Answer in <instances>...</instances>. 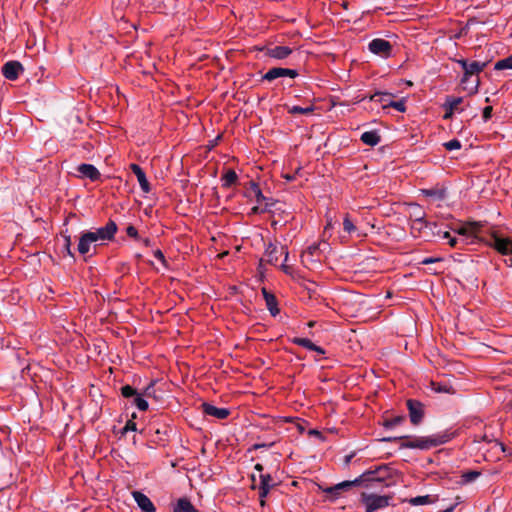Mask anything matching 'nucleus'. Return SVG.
Wrapping results in <instances>:
<instances>
[{
    "label": "nucleus",
    "mask_w": 512,
    "mask_h": 512,
    "mask_svg": "<svg viewBox=\"0 0 512 512\" xmlns=\"http://www.w3.org/2000/svg\"><path fill=\"white\" fill-rule=\"evenodd\" d=\"M432 385L433 389L439 393L453 394L455 392L454 388L447 383H432Z\"/></svg>",
    "instance_id": "nucleus-32"
},
{
    "label": "nucleus",
    "mask_w": 512,
    "mask_h": 512,
    "mask_svg": "<svg viewBox=\"0 0 512 512\" xmlns=\"http://www.w3.org/2000/svg\"><path fill=\"white\" fill-rule=\"evenodd\" d=\"M153 387V384L149 385L145 390V395L150 397L151 396V389Z\"/></svg>",
    "instance_id": "nucleus-51"
},
{
    "label": "nucleus",
    "mask_w": 512,
    "mask_h": 512,
    "mask_svg": "<svg viewBox=\"0 0 512 512\" xmlns=\"http://www.w3.org/2000/svg\"><path fill=\"white\" fill-rule=\"evenodd\" d=\"M482 227L480 222H469L461 227L455 229L458 237H450L448 243L451 247H456L458 244L471 245L475 244L478 240V233Z\"/></svg>",
    "instance_id": "nucleus-3"
},
{
    "label": "nucleus",
    "mask_w": 512,
    "mask_h": 512,
    "mask_svg": "<svg viewBox=\"0 0 512 512\" xmlns=\"http://www.w3.org/2000/svg\"><path fill=\"white\" fill-rule=\"evenodd\" d=\"M271 488H261L259 487V498H260V505L265 506V499L268 496Z\"/></svg>",
    "instance_id": "nucleus-42"
},
{
    "label": "nucleus",
    "mask_w": 512,
    "mask_h": 512,
    "mask_svg": "<svg viewBox=\"0 0 512 512\" xmlns=\"http://www.w3.org/2000/svg\"><path fill=\"white\" fill-rule=\"evenodd\" d=\"M261 488H272L274 486L273 479L269 473H261L259 475Z\"/></svg>",
    "instance_id": "nucleus-35"
},
{
    "label": "nucleus",
    "mask_w": 512,
    "mask_h": 512,
    "mask_svg": "<svg viewBox=\"0 0 512 512\" xmlns=\"http://www.w3.org/2000/svg\"><path fill=\"white\" fill-rule=\"evenodd\" d=\"M130 169L137 177V180H138L141 190L144 193H149L150 192V184L148 182V179H147L146 174L143 171V169L138 164H135V163L130 165Z\"/></svg>",
    "instance_id": "nucleus-18"
},
{
    "label": "nucleus",
    "mask_w": 512,
    "mask_h": 512,
    "mask_svg": "<svg viewBox=\"0 0 512 512\" xmlns=\"http://www.w3.org/2000/svg\"><path fill=\"white\" fill-rule=\"evenodd\" d=\"M463 102L462 97H453L448 96L443 104V108L445 109V114L443 118L445 120L451 119L454 113H461L463 111L462 108H459V105Z\"/></svg>",
    "instance_id": "nucleus-12"
},
{
    "label": "nucleus",
    "mask_w": 512,
    "mask_h": 512,
    "mask_svg": "<svg viewBox=\"0 0 512 512\" xmlns=\"http://www.w3.org/2000/svg\"><path fill=\"white\" fill-rule=\"evenodd\" d=\"M285 178H286L288 181L293 180V176L286 175V176H285Z\"/></svg>",
    "instance_id": "nucleus-59"
},
{
    "label": "nucleus",
    "mask_w": 512,
    "mask_h": 512,
    "mask_svg": "<svg viewBox=\"0 0 512 512\" xmlns=\"http://www.w3.org/2000/svg\"><path fill=\"white\" fill-rule=\"evenodd\" d=\"M369 51L375 55L387 58L391 55L392 46L389 41L381 38L373 39L368 45Z\"/></svg>",
    "instance_id": "nucleus-8"
},
{
    "label": "nucleus",
    "mask_w": 512,
    "mask_h": 512,
    "mask_svg": "<svg viewBox=\"0 0 512 512\" xmlns=\"http://www.w3.org/2000/svg\"><path fill=\"white\" fill-rule=\"evenodd\" d=\"M117 232V225L114 221H109L105 226L96 228L93 231L84 232L78 242V252L82 255L88 254L97 246L104 245L107 241L114 238Z\"/></svg>",
    "instance_id": "nucleus-1"
},
{
    "label": "nucleus",
    "mask_w": 512,
    "mask_h": 512,
    "mask_svg": "<svg viewBox=\"0 0 512 512\" xmlns=\"http://www.w3.org/2000/svg\"><path fill=\"white\" fill-rule=\"evenodd\" d=\"M407 211L409 214V218L411 221H417V223H420L419 221L421 219H425V212L422 209V207L416 203H410L407 205Z\"/></svg>",
    "instance_id": "nucleus-23"
},
{
    "label": "nucleus",
    "mask_w": 512,
    "mask_h": 512,
    "mask_svg": "<svg viewBox=\"0 0 512 512\" xmlns=\"http://www.w3.org/2000/svg\"><path fill=\"white\" fill-rule=\"evenodd\" d=\"M343 227H344V230L351 234L353 232L356 231V227L355 225L353 224V222L350 220L349 216H346L343 220Z\"/></svg>",
    "instance_id": "nucleus-41"
},
{
    "label": "nucleus",
    "mask_w": 512,
    "mask_h": 512,
    "mask_svg": "<svg viewBox=\"0 0 512 512\" xmlns=\"http://www.w3.org/2000/svg\"><path fill=\"white\" fill-rule=\"evenodd\" d=\"M22 70V65L17 61H9L2 67L3 76L8 80H16Z\"/></svg>",
    "instance_id": "nucleus-14"
},
{
    "label": "nucleus",
    "mask_w": 512,
    "mask_h": 512,
    "mask_svg": "<svg viewBox=\"0 0 512 512\" xmlns=\"http://www.w3.org/2000/svg\"><path fill=\"white\" fill-rule=\"evenodd\" d=\"M133 405H135L140 411H146L148 409V402L146 401V399L139 393H137L135 396H134V399H133Z\"/></svg>",
    "instance_id": "nucleus-31"
},
{
    "label": "nucleus",
    "mask_w": 512,
    "mask_h": 512,
    "mask_svg": "<svg viewBox=\"0 0 512 512\" xmlns=\"http://www.w3.org/2000/svg\"><path fill=\"white\" fill-rule=\"evenodd\" d=\"M154 257H155L156 259H158L161 263H163V264L165 263V256H164V254L162 253V251H160V250H155V251H154Z\"/></svg>",
    "instance_id": "nucleus-46"
},
{
    "label": "nucleus",
    "mask_w": 512,
    "mask_h": 512,
    "mask_svg": "<svg viewBox=\"0 0 512 512\" xmlns=\"http://www.w3.org/2000/svg\"><path fill=\"white\" fill-rule=\"evenodd\" d=\"M450 237H451V235L449 232H443L441 235V238L446 239L447 241L449 240Z\"/></svg>",
    "instance_id": "nucleus-53"
},
{
    "label": "nucleus",
    "mask_w": 512,
    "mask_h": 512,
    "mask_svg": "<svg viewBox=\"0 0 512 512\" xmlns=\"http://www.w3.org/2000/svg\"><path fill=\"white\" fill-rule=\"evenodd\" d=\"M388 474V469L386 466H380L375 470H368L362 473L359 477L354 480L343 481L337 483L333 486L327 487L323 489V492L330 496L332 499L339 498L342 493L350 490L351 488L360 485L365 481H383Z\"/></svg>",
    "instance_id": "nucleus-2"
},
{
    "label": "nucleus",
    "mask_w": 512,
    "mask_h": 512,
    "mask_svg": "<svg viewBox=\"0 0 512 512\" xmlns=\"http://www.w3.org/2000/svg\"><path fill=\"white\" fill-rule=\"evenodd\" d=\"M331 226H332V222H331V220H329V221L327 222L326 226H325V229H328V228H330Z\"/></svg>",
    "instance_id": "nucleus-58"
},
{
    "label": "nucleus",
    "mask_w": 512,
    "mask_h": 512,
    "mask_svg": "<svg viewBox=\"0 0 512 512\" xmlns=\"http://www.w3.org/2000/svg\"><path fill=\"white\" fill-rule=\"evenodd\" d=\"M487 244L504 257V262L508 267H512V240L510 238L492 234Z\"/></svg>",
    "instance_id": "nucleus-4"
},
{
    "label": "nucleus",
    "mask_w": 512,
    "mask_h": 512,
    "mask_svg": "<svg viewBox=\"0 0 512 512\" xmlns=\"http://www.w3.org/2000/svg\"><path fill=\"white\" fill-rule=\"evenodd\" d=\"M77 173L79 178H86L91 181H97L101 176L99 170L94 165L88 163L78 165Z\"/></svg>",
    "instance_id": "nucleus-13"
},
{
    "label": "nucleus",
    "mask_w": 512,
    "mask_h": 512,
    "mask_svg": "<svg viewBox=\"0 0 512 512\" xmlns=\"http://www.w3.org/2000/svg\"><path fill=\"white\" fill-rule=\"evenodd\" d=\"M284 255V261L288 259V251L285 246L278 247L273 243H269L265 249V257L266 261L272 265H276L278 263L279 255Z\"/></svg>",
    "instance_id": "nucleus-9"
},
{
    "label": "nucleus",
    "mask_w": 512,
    "mask_h": 512,
    "mask_svg": "<svg viewBox=\"0 0 512 512\" xmlns=\"http://www.w3.org/2000/svg\"><path fill=\"white\" fill-rule=\"evenodd\" d=\"M407 406L409 409L411 422L413 424L420 423L422 416H423L421 403L414 401V400H408Z\"/></svg>",
    "instance_id": "nucleus-20"
},
{
    "label": "nucleus",
    "mask_w": 512,
    "mask_h": 512,
    "mask_svg": "<svg viewBox=\"0 0 512 512\" xmlns=\"http://www.w3.org/2000/svg\"><path fill=\"white\" fill-rule=\"evenodd\" d=\"M281 268L284 272H288V267L284 263L281 265Z\"/></svg>",
    "instance_id": "nucleus-56"
},
{
    "label": "nucleus",
    "mask_w": 512,
    "mask_h": 512,
    "mask_svg": "<svg viewBox=\"0 0 512 512\" xmlns=\"http://www.w3.org/2000/svg\"><path fill=\"white\" fill-rule=\"evenodd\" d=\"M438 261V259L436 258H425L422 260V264H430V263H434Z\"/></svg>",
    "instance_id": "nucleus-49"
},
{
    "label": "nucleus",
    "mask_w": 512,
    "mask_h": 512,
    "mask_svg": "<svg viewBox=\"0 0 512 512\" xmlns=\"http://www.w3.org/2000/svg\"><path fill=\"white\" fill-rule=\"evenodd\" d=\"M126 233L129 237L138 239V231L134 226H128L126 229Z\"/></svg>",
    "instance_id": "nucleus-45"
},
{
    "label": "nucleus",
    "mask_w": 512,
    "mask_h": 512,
    "mask_svg": "<svg viewBox=\"0 0 512 512\" xmlns=\"http://www.w3.org/2000/svg\"><path fill=\"white\" fill-rule=\"evenodd\" d=\"M237 180V174L234 170H228L222 177V186L227 188L233 185Z\"/></svg>",
    "instance_id": "nucleus-30"
},
{
    "label": "nucleus",
    "mask_w": 512,
    "mask_h": 512,
    "mask_svg": "<svg viewBox=\"0 0 512 512\" xmlns=\"http://www.w3.org/2000/svg\"><path fill=\"white\" fill-rule=\"evenodd\" d=\"M254 469H255L256 471H258V472L261 474V473H262V471H263V466H262L261 464L257 463V464L254 466Z\"/></svg>",
    "instance_id": "nucleus-52"
},
{
    "label": "nucleus",
    "mask_w": 512,
    "mask_h": 512,
    "mask_svg": "<svg viewBox=\"0 0 512 512\" xmlns=\"http://www.w3.org/2000/svg\"><path fill=\"white\" fill-rule=\"evenodd\" d=\"M298 76V71L295 69L282 68V67H274L268 70L262 77L263 80L273 81L277 78L289 77L296 78Z\"/></svg>",
    "instance_id": "nucleus-10"
},
{
    "label": "nucleus",
    "mask_w": 512,
    "mask_h": 512,
    "mask_svg": "<svg viewBox=\"0 0 512 512\" xmlns=\"http://www.w3.org/2000/svg\"><path fill=\"white\" fill-rule=\"evenodd\" d=\"M355 297L359 298V301H358V302H359L360 304H363V305H364V304H367V303H366V302H367V300H366V299H363V298H362V297H360L359 295H355Z\"/></svg>",
    "instance_id": "nucleus-54"
},
{
    "label": "nucleus",
    "mask_w": 512,
    "mask_h": 512,
    "mask_svg": "<svg viewBox=\"0 0 512 512\" xmlns=\"http://www.w3.org/2000/svg\"><path fill=\"white\" fill-rule=\"evenodd\" d=\"M419 222L420 223H417V221H411L410 223L411 234L414 237H425L428 235L426 232L427 229L431 230L432 227H436L435 224L429 223L425 221V219H421Z\"/></svg>",
    "instance_id": "nucleus-15"
},
{
    "label": "nucleus",
    "mask_w": 512,
    "mask_h": 512,
    "mask_svg": "<svg viewBox=\"0 0 512 512\" xmlns=\"http://www.w3.org/2000/svg\"><path fill=\"white\" fill-rule=\"evenodd\" d=\"M494 69L495 70L512 69V55L497 61L495 63Z\"/></svg>",
    "instance_id": "nucleus-33"
},
{
    "label": "nucleus",
    "mask_w": 512,
    "mask_h": 512,
    "mask_svg": "<svg viewBox=\"0 0 512 512\" xmlns=\"http://www.w3.org/2000/svg\"><path fill=\"white\" fill-rule=\"evenodd\" d=\"M388 107H392V108L396 109L399 112H405V110H406L404 99L399 100V101H393L392 100V101H389V102L385 103L384 104V109L388 108Z\"/></svg>",
    "instance_id": "nucleus-36"
},
{
    "label": "nucleus",
    "mask_w": 512,
    "mask_h": 512,
    "mask_svg": "<svg viewBox=\"0 0 512 512\" xmlns=\"http://www.w3.org/2000/svg\"><path fill=\"white\" fill-rule=\"evenodd\" d=\"M432 502L433 499L430 497V495L416 496L408 499V503L412 506L427 505L431 504Z\"/></svg>",
    "instance_id": "nucleus-29"
},
{
    "label": "nucleus",
    "mask_w": 512,
    "mask_h": 512,
    "mask_svg": "<svg viewBox=\"0 0 512 512\" xmlns=\"http://www.w3.org/2000/svg\"><path fill=\"white\" fill-rule=\"evenodd\" d=\"M178 506L182 509L183 512H200L198 509H196L192 503L186 499L181 498L178 500Z\"/></svg>",
    "instance_id": "nucleus-34"
},
{
    "label": "nucleus",
    "mask_w": 512,
    "mask_h": 512,
    "mask_svg": "<svg viewBox=\"0 0 512 512\" xmlns=\"http://www.w3.org/2000/svg\"><path fill=\"white\" fill-rule=\"evenodd\" d=\"M456 62L460 65V67L463 69L464 73H466L468 69V61L465 59H458Z\"/></svg>",
    "instance_id": "nucleus-47"
},
{
    "label": "nucleus",
    "mask_w": 512,
    "mask_h": 512,
    "mask_svg": "<svg viewBox=\"0 0 512 512\" xmlns=\"http://www.w3.org/2000/svg\"><path fill=\"white\" fill-rule=\"evenodd\" d=\"M479 81L476 80L474 86L471 88V93H476L478 91Z\"/></svg>",
    "instance_id": "nucleus-50"
},
{
    "label": "nucleus",
    "mask_w": 512,
    "mask_h": 512,
    "mask_svg": "<svg viewBox=\"0 0 512 512\" xmlns=\"http://www.w3.org/2000/svg\"><path fill=\"white\" fill-rule=\"evenodd\" d=\"M480 476L478 471H468L462 475L463 483H470L476 480Z\"/></svg>",
    "instance_id": "nucleus-38"
},
{
    "label": "nucleus",
    "mask_w": 512,
    "mask_h": 512,
    "mask_svg": "<svg viewBox=\"0 0 512 512\" xmlns=\"http://www.w3.org/2000/svg\"><path fill=\"white\" fill-rule=\"evenodd\" d=\"M402 420H403L402 417H395V418H393L391 420L386 421L385 422V427L386 428H392V427L398 425Z\"/></svg>",
    "instance_id": "nucleus-43"
},
{
    "label": "nucleus",
    "mask_w": 512,
    "mask_h": 512,
    "mask_svg": "<svg viewBox=\"0 0 512 512\" xmlns=\"http://www.w3.org/2000/svg\"><path fill=\"white\" fill-rule=\"evenodd\" d=\"M203 412L206 415L212 416L217 419H225L229 415V410L227 408H219L209 403L202 404Z\"/></svg>",
    "instance_id": "nucleus-19"
},
{
    "label": "nucleus",
    "mask_w": 512,
    "mask_h": 512,
    "mask_svg": "<svg viewBox=\"0 0 512 512\" xmlns=\"http://www.w3.org/2000/svg\"><path fill=\"white\" fill-rule=\"evenodd\" d=\"M262 294L266 302L267 309L269 310L271 315L276 316L277 314H279V308L275 296L272 293L268 292L266 288H262Z\"/></svg>",
    "instance_id": "nucleus-22"
},
{
    "label": "nucleus",
    "mask_w": 512,
    "mask_h": 512,
    "mask_svg": "<svg viewBox=\"0 0 512 512\" xmlns=\"http://www.w3.org/2000/svg\"><path fill=\"white\" fill-rule=\"evenodd\" d=\"M492 116V107L491 106H486L484 109H483V120L485 122H487Z\"/></svg>",
    "instance_id": "nucleus-44"
},
{
    "label": "nucleus",
    "mask_w": 512,
    "mask_h": 512,
    "mask_svg": "<svg viewBox=\"0 0 512 512\" xmlns=\"http://www.w3.org/2000/svg\"><path fill=\"white\" fill-rule=\"evenodd\" d=\"M397 439L404 440L400 444L401 448L415 449V439H414V437L413 438H410L408 436H401V437H394V438H392V437H385L382 440L386 441V442H390V441L397 440Z\"/></svg>",
    "instance_id": "nucleus-27"
},
{
    "label": "nucleus",
    "mask_w": 512,
    "mask_h": 512,
    "mask_svg": "<svg viewBox=\"0 0 512 512\" xmlns=\"http://www.w3.org/2000/svg\"><path fill=\"white\" fill-rule=\"evenodd\" d=\"M314 110L312 106L301 107V106H292L289 108V113L291 114H308Z\"/></svg>",
    "instance_id": "nucleus-37"
},
{
    "label": "nucleus",
    "mask_w": 512,
    "mask_h": 512,
    "mask_svg": "<svg viewBox=\"0 0 512 512\" xmlns=\"http://www.w3.org/2000/svg\"><path fill=\"white\" fill-rule=\"evenodd\" d=\"M421 194L439 201L444 200L446 197V191L443 188L422 189Z\"/></svg>",
    "instance_id": "nucleus-26"
},
{
    "label": "nucleus",
    "mask_w": 512,
    "mask_h": 512,
    "mask_svg": "<svg viewBox=\"0 0 512 512\" xmlns=\"http://www.w3.org/2000/svg\"><path fill=\"white\" fill-rule=\"evenodd\" d=\"M250 194L253 197H255V200L257 202V205L251 208V213L258 214V213H263L264 211H266L267 207L269 206V203L266 202L263 207L261 206V203L264 201H267V198L263 195L258 184L254 183V182L251 183Z\"/></svg>",
    "instance_id": "nucleus-11"
},
{
    "label": "nucleus",
    "mask_w": 512,
    "mask_h": 512,
    "mask_svg": "<svg viewBox=\"0 0 512 512\" xmlns=\"http://www.w3.org/2000/svg\"><path fill=\"white\" fill-rule=\"evenodd\" d=\"M132 496L138 507L144 512H155L156 508L152 501L142 492L134 491Z\"/></svg>",
    "instance_id": "nucleus-16"
},
{
    "label": "nucleus",
    "mask_w": 512,
    "mask_h": 512,
    "mask_svg": "<svg viewBox=\"0 0 512 512\" xmlns=\"http://www.w3.org/2000/svg\"><path fill=\"white\" fill-rule=\"evenodd\" d=\"M390 96H391V94L386 93V92H376L369 97V100L372 102H377V103L381 104L382 108H384L385 103L392 101L390 99Z\"/></svg>",
    "instance_id": "nucleus-28"
},
{
    "label": "nucleus",
    "mask_w": 512,
    "mask_h": 512,
    "mask_svg": "<svg viewBox=\"0 0 512 512\" xmlns=\"http://www.w3.org/2000/svg\"><path fill=\"white\" fill-rule=\"evenodd\" d=\"M486 63L485 62H479V61H472L468 63V69L466 73H464L461 82L466 83L469 78L473 75L479 74L483 69L485 68Z\"/></svg>",
    "instance_id": "nucleus-21"
},
{
    "label": "nucleus",
    "mask_w": 512,
    "mask_h": 512,
    "mask_svg": "<svg viewBox=\"0 0 512 512\" xmlns=\"http://www.w3.org/2000/svg\"><path fill=\"white\" fill-rule=\"evenodd\" d=\"M415 449L429 450L431 448L447 443L451 439V434L440 432L428 436L414 437Z\"/></svg>",
    "instance_id": "nucleus-7"
},
{
    "label": "nucleus",
    "mask_w": 512,
    "mask_h": 512,
    "mask_svg": "<svg viewBox=\"0 0 512 512\" xmlns=\"http://www.w3.org/2000/svg\"><path fill=\"white\" fill-rule=\"evenodd\" d=\"M328 243H313L301 255V261L305 267L313 268L319 265L322 253L327 249Z\"/></svg>",
    "instance_id": "nucleus-6"
},
{
    "label": "nucleus",
    "mask_w": 512,
    "mask_h": 512,
    "mask_svg": "<svg viewBox=\"0 0 512 512\" xmlns=\"http://www.w3.org/2000/svg\"><path fill=\"white\" fill-rule=\"evenodd\" d=\"M173 512H183V511H182V509L180 508V506H178V505H177V506L174 508V511H173Z\"/></svg>",
    "instance_id": "nucleus-57"
},
{
    "label": "nucleus",
    "mask_w": 512,
    "mask_h": 512,
    "mask_svg": "<svg viewBox=\"0 0 512 512\" xmlns=\"http://www.w3.org/2000/svg\"><path fill=\"white\" fill-rule=\"evenodd\" d=\"M461 146V142L458 139H452L444 143V147L449 151L459 150Z\"/></svg>",
    "instance_id": "nucleus-39"
},
{
    "label": "nucleus",
    "mask_w": 512,
    "mask_h": 512,
    "mask_svg": "<svg viewBox=\"0 0 512 512\" xmlns=\"http://www.w3.org/2000/svg\"><path fill=\"white\" fill-rule=\"evenodd\" d=\"M361 141L369 146H376L380 142V136L377 131H365L361 134Z\"/></svg>",
    "instance_id": "nucleus-25"
},
{
    "label": "nucleus",
    "mask_w": 512,
    "mask_h": 512,
    "mask_svg": "<svg viewBox=\"0 0 512 512\" xmlns=\"http://www.w3.org/2000/svg\"><path fill=\"white\" fill-rule=\"evenodd\" d=\"M121 393L125 398L134 397L138 392L130 385H125L121 388Z\"/></svg>",
    "instance_id": "nucleus-40"
},
{
    "label": "nucleus",
    "mask_w": 512,
    "mask_h": 512,
    "mask_svg": "<svg viewBox=\"0 0 512 512\" xmlns=\"http://www.w3.org/2000/svg\"><path fill=\"white\" fill-rule=\"evenodd\" d=\"M293 50L289 46H273L268 47L266 55L270 58L283 60L292 54Z\"/></svg>",
    "instance_id": "nucleus-17"
},
{
    "label": "nucleus",
    "mask_w": 512,
    "mask_h": 512,
    "mask_svg": "<svg viewBox=\"0 0 512 512\" xmlns=\"http://www.w3.org/2000/svg\"><path fill=\"white\" fill-rule=\"evenodd\" d=\"M142 242H143V244H145L146 246H148V245H149V243H150V240H149L148 238H145V239H143V240H142Z\"/></svg>",
    "instance_id": "nucleus-55"
},
{
    "label": "nucleus",
    "mask_w": 512,
    "mask_h": 512,
    "mask_svg": "<svg viewBox=\"0 0 512 512\" xmlns=\"http://www.w3.org/2000/svg\"><path fill=\"white\" fill-rule=\"evenodd\" d=\"M70 245H71V237H70V236H66V237H65V246H66V248H67V250H68V253H69L70 255H72V253H71V251H70Z\"/></svg>",
    "instance_id": "nucleus-48"
},
{
    "label": "nucleus",
    "mask_w": 512,
    "mask_h": 512,
    "mask_svg": "<svg viewBox=\"0 0 512 512\" xmlns=\"http://www.w3.org/2000/svg\"><path fill=\"white\" fill-rule=\"evenodd\" d=\"M392 496L379 495L376 493H362L361 502L365 507V512H376L384 509L391 504Z\"/></svg>",
    "instance_id": "nucleus-5"
},
{
    "label": "nucleus",
    "mask_w": 512,
    "mask_h": 512,
    "mask_svg": "<svg viewBox=\"0 0 512 512\" xmlns=\"http://www.w3.org/2000/svg\"><path fill=\"white\" fill-rule=\"evenodd\" d=\"M292 342L296 345H299L301 347H304L310 351H315L317 352L318 354H324L325 351L323 348H321L320 346H317L316 344H314L310 339L308 338H299V337H296L292 340Z\"/></svg>",
    "instance_id": "nucleus-24"
}]
</instances>
